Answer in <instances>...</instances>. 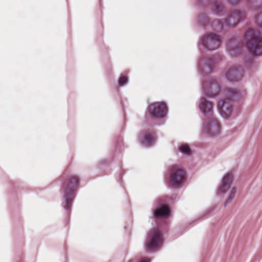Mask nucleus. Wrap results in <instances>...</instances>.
I'll return each mask as SVG.
<instances>
[{
	"label": "nucleus",
	"mask_w": 262,
	"mask_h": 262,
	"mask_svg": "<svg viewBox=\"0 0 262 262\" xmlns=\"http://www.w3.org/2000/svg\"><path fill=\"white\" fill-rule=\"evenodd\" d=\"M219 34L213 31L200 37L198 48L201 55L198 60V67L200 74L204 78H207L209 72L214 70L215 63L222 60L220 56L217 57L214 55L206 57L204 54V51L212 52L220 48L222 39Z\"/></svg>",
	"instance_id": "nucleus-1"
},
{
	"label": "nucleus",
	"mask_w": 262,
	"mask_h": 262,
	"mask_svg": "<svg viewBox=\"0 0 262 262\" xmlns=\"http://www.w3.org/2000/svg\"><path fill=\"white\" fill-rule=\"evenodd\" d=\"M202 89L205 96L201 97L199 103V108L204 118L213 116V104L208 98L216 97L221 91L219 84L214 80L202 82Z\"/></svg>",
	"instance_id": "nucleus-2"
},
{
	"label": "nucleus",
	"mask_w": 262,
	"mask_h": 262,
	"mask_svg": "<svg viewBox=\"0 0 262 262\" xmlns=\"http://www.w3.org/2000/svg\"><path fill=\"white\" fill-rule=\"evenodd\" d=\"M246 16V13L239 9L230 11L226 17L215 20L212 24V31L217 33L226 34L229 29L236 27Z\"/></svg>",
	"instance_id": "nucleus-3"
},
{
	"label": "nucleus",
	"mask_w": 262,
	"mask_h": 262,
	"mask_svg": "<svg viewBox=\"0 0 262 262\" xmlns=\"http://www.w3.org/2000/svg\"><path fill=\"white\" fill-rule=\"evenodd\" d=\"M80 185V178L75 175L70 176L63 183L62 205L66 211H70Z\"/></svg>",
	"instance_id": "nucleus-4"
},
{
	"label": "nucleus",
	"mask_w": 262,
	"mask_h": 262,
	"mask_svg": "<svg viewBox=\"0 0 262 262\" xmlns=\"http://www.w3.org/2000/svg\"><path fill=\"white\" fill-rule=\"evenodd\" d=\"M228 97H225L217 104V108L221 116L228 119L232 115L233 108L235 103L242 99L241 93L235 88H228L226 90Z\"/></svg>",
	"instance_id": "nucleus-5"
},
{
	"label": "nucleus",
	"mask_w": 262,
	"mask_h": 262,
	"mask_svg": "<svg viewBox=\"0 0 262 262\" xmlns=\"http://www.w3.org/2000/svg\"><path fill=\"white\" fill-rule=\"evenodd\" d=\"M244 38L248 52L253 56L262 54V35L255 30L246 32Z\"/></svg>",
	"instance_id": "nucleus-6"
},
{
	"label": "nucleus",
	"mask_w": 262,
	"mask_h": 262,
	"mask_svg": "<svg viewBox=\"0 0 262 262\" xmlns=\"http://www.w3.org/2000/svg\"><path fill=\"white\" fill-rule=\"evenodd\" d=\"M187 179L186 171L177 165L169 166L165 174V179L169 187H179L182 186Z\"/></svg>",
	"instance_id": "nucleus-7"
},
{
	"label": "nucleus",
	"mask_w": 262,
	"mask_h": 262,
	"mask_svg": "<svg viewBox=\"0 0 262 262\" xmlns=\"http://www.w3.org/2000/svg\"><path fill=\"white\" fill-rule=\"evenodd\" d=\"M196 4L202 9L209 7L212 14L218 17L223 16L226 13L225 7L219 0H196Z\"/></svg>",
	"instance_id": "nucleus-8"
},
{
	"label": "nucleus",
	"mask_w": 262,
	"mask_h": 262,
	"mask_svg": "<svg viewBox=\"0 0 262 262\" xmlns=\"http://www.w3.org/2000/svg\"><path fill=\"white\" fill-rule=\"evenodd\" d=\"M147 111L151 119H161L167 116L168 107L164 102H156L148 104Z\"/></svg>",
	"instance_id": "nucleus-9"
},
{
	"label": "nucleus",
	"mask_w": 262,
	"mask_h": 262,
	"mask_svg": "<svg viewBox=\"0 0 262 262\" xmlns=\"http://www.w3.org/2000/svg\"><path fill=\"white\" fill-rule=\"evenodd\" d=\"M163 243V238L161 232L155 228L151 230L148 234L145 247L148 251H153L159 248Z\"/></svg>",
	"instance_id": "nucleus-10"
},
{
	"label": "nucleus",
	"mask_w": 262,
	"mask_h": 262,
	"mask_svg": "<svg viewBox=\"0 0 262 262\" xmlns=\"http://www.w3.org/2000/svg\"><path fill=\"white\" fill-rule=\"evenodd\" d=\"M204 119L205 120L204 123V131L209 137L219 136L221 131V125L217 120L213 116Z\"/></svg>",
	"instance_id": "nucleus-11"
},
{
	"label": "nucleus",
	"mask_w": 262,
	"mask_h": 262,
	"mask_svg": "<svg viewBox=\"0 0 262 262\" xmlns=\"http://www.w3.org/2000/svg\"><path fill=\"white\" fill-rule=\"evenodd\" d=\"M157 139L155 132L150 128L143 130L141 133L139 140L141 144L145 147L152 146Z\"/></svg>",
	"instance_id": "nucleus-12"
},
{
	"label": "nucleus",
	"mask_w": 262,
	"mask_h": 262,
	"mask_svg": "<svg viewBox=\"0 0 262 262\" xmlns=\"http://www.w3.org/2000/svg\"><path fill=\"white\" fill-rule=\"evenodd\" d=\"M215 19H212L205 13L200 12L195 17V24L199 28L206 30L209 27H211L212 30V24Z\"/></svg>",
	"instance_id": "nucleus-13"
},
{
	"label": "nucleus",
	"mask_w": 262,
	"mask_h": 262,
	"mask_svg": "<svg viewBox=\"0 0 262 262\" xmlns=\"http://www.w3.org/2000/svg\"><path fill=\"white\" fill-rule=\"evenodd\" d=\"M243 72V69L240 67H232L226 72L225 77L230 82H238L242 79Z\"/></svg>",
	"instance_id": "nucleus-14"
},
{
	"label": "nucleus",
	"mask_w": 262,
	"mask_h": 262,
	"mask_svg": "<svg viewBox=\"0 0 262 262\" xmlns=\"http://www.w3.org/2000/svg\"><path fill=\"white\" fill-rule=\"evenodd\" d=\"M227 47L230 53L233 55H236L241 53L243 44L237 37L232 36L228 39Z\"/></svg>",
	"instance_id": "nucleus-15"
},
{
	"label": "nucleus",
	"mask_w": 262,
	"mask_h": 262,
	"mask_svg": "<svg viewBox=\"0 0 262 262\" xmlns=\"http://www.w3.org/2000/svg\"><path fill=\"white\" fill-rule=\"evenodd\" d=\"M151 213H172V210L164 200L158 198L154 201Z\"/></svg>",
	"instance_id": "nucleus-16"
},
{
	"label": "nucleus",
	"mask_w": 262,
	"mask_h": 262,
	"mask_svg": "<svg viewBox=\"0 0 262 262\" xmlns=\"http://www.w3.org/2000/svg\"><path fill=\"white\" fill-rule=\"evenodd\" d=\"M233 181L232 175L231 173L225 174L223 178L221 184L218 188V194H224L226 193L231 187Z\"/></svg>",
	"instance_id": "nucleus-17"
},
{
	"label": "nucleus",
	"mask_w": 262,
	"mask_h": 262,
	"mask_svg": "<svg viewBox=\"0 0 262 262\" xmlns=\"http://www.w3.org/2000/svg\"><path fill=\"white\" fill-rule=\"evenodd\" d=\"M117 84L120 87H124L127 85L129 82L128 76L125 73H121L117 80Z\"/></svg>",
	"instance_id": "nucleus-18"
},
{
	"label": "nucleus",
	"mask_w": 262,
	"mask_h": 262,
	"mask_svg": "<svg viewBox=\"0 0 262 262\" xmlns=\"http://www.w3.org/2000/svg\"><path fill=\"white\" fill-rule=\"evenodd\" d=\"M178 150L182 154L187 156H190L192 154L191 150L187 143H182L180 145Z\"/></svg>",
	"instance_id": "nucleus-19"
},
{
	"label": "nucleus",
	"mask_w": 262,
	"mask_h": 262,
	"mask_svg": "<svg viewBox=\"0 0 262 262\" xmlns=\"http://www.w3.org/2000/svg\"><path fill=\"white\" fill-rule=\"evenodd\" d=\"M236 193V188L234 187L232 188L231 191H230L229 193L228 194L227 198L226 199V200L224 203V206L225 207L230 202H231V201L234 198Z\"/></svg>",
	"instance_id": "nucleus-20"
},
{
	"label": "nucleus",
	"mask_w": 262,
	"mask_h": 262,
	"mask_svg": "<svg viewBox=\"0 0 262 262\" xmlns=\"http://www.w3.org/2000/svg\"><path fill=\"white\" fill-rule=\"evenodd\" d=\"M114 153H113L111 157L106 159H102L98 162L97 165L99 167L103 166L108 164L113 159Z\"/></svg>",
	"instance_id": "nucleus-21"
},
{
	"label": "nucleus",
	"mask_w": 262,
	"mask_h": 262,
	"mask_svg": "<svg viewBox=\"0 0 262 262\" xmlns=\"http://www.w3.org/2000/svg\"><path fill=\"white\" fill-rule=\"evenodd\" d=\"M255 21L257 25L262 26V12L255 16Z\"/></svg>",
	"instance_id": "nucleus-22"
},
{
	"label": "nucleus",
	"mask_w": 262,
	"mask_h": 262,
	"mask_svg": "<svg viewBox=\"0 0 262 262\" xmlns=\"http://www.w3.org/2000/svg\"><path fill=\"white\" fill-rule=\"evenodd\" d=\"M156 220L166 219L170 214H154Z\"/></svg>",
	"instance_id": "nucleus-23"
},
{
	"label": "nucleus",
	"mask_w": 262,
	"mask_h": 262,
	"mask_svg": "<svg viewBox=\"0 0 262 262\" xmlns=\"http://www.w3.org/2000/svg\"><path fill=\"white\" fill-rule=\"evenodd\" d=\"M122 142V138L121 137H117L115 139V144L116 145V148H118Z\"/></svg>",
	"instance_id": "nucleus-24"
},
{
	"label": "nucleus",
	"mask_w": 262,
	"mask_h": 262,
	"mask_svg": "<svg viewBox=\"0 0 262 262\" xmlns=\"http://www.w3.org/2000/svg\"><path fill=\"white\" fill-rule=\"evenodd\" d=\"M129 262H135L134 260H130ZM139 262H150V259L148 257H143Z\"/></svg>",
	"instance_id": "nucleus-25"
},
{
	"label": "nucleus",
	"mask_w": 262,
	"mask_h": 262,
	"mask_svg": "<svg viewBox=\"0 0 262 262\" xmlns=\"http://www.w3.org/2000/svg\"><path fill=\"white\" fill-rule=\"evenodd\" d=\"M217 207V205H214L209 208V210L206 213H211L212 212L215 210V209Z\"/></svg>",
	"instance_id": "nucleus-26"
},
{
	"label": "nucleus",
	"mask_w": 262,
	"mask_h": 262,
	"mask_svg": "<svg viewBox=\"0 0 262 262\" xmlns=\"http://www.w3.org/2000/svg\"><path fill=\"white\" fill-rule=\"evenodd\" d=\"M241 0H229L230 2L233 4H236L240 2Z\"/></svg>",
	"instance_id": "nucleus-27"
},
{
	"label": "nucleus",
	"mask_w": 262,
	"mask_h": 262,
	"mask_svg": "<svg viewBox=\"0 0 262 262\" xmlns=\"http://www.w3.org/2000/svg\"><path fill=\"white\" fill-rule=\"evenodd\" d=\"M122 176V173L121 172H120L119 174H118V177L119 178V179H121V177Z\"/></svg>",
	"instance_id": "nucleus-28"
},
{
	"label": "nucleus",
	"mask_w": 262,
	"mask_h": 262,
	"mask_svg": "<svg viewBox=\"0 0 262 262\" xmlns=\"http://www.w3.org/2000/svg\"><path fill=\"white\" fill-rule=\"evenodd\" d=\"M248 63H251V61L249 60V61H248Z\"/></svg>",
	"instance_id": "nucleus-29"
},
{
	"label": "nucleus",
	"mask_w": 262,
	"mask_h": 262,
	"mask_svg": "<svg viewBox=\"0 0 262 262\" xmlns=\"http://www.w3.org/2000/svg\"><path fill=\"white\" fill-rule=\"evenodd\" d=\"M261 1V4L262 5V0H260Z\"/></svg>",
	"instance_id": "nucleus-30"
}]
</instances>
